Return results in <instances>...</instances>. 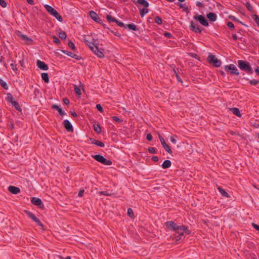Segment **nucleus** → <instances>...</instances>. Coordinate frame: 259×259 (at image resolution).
Listing matches in <instances>:
<instances>
[{"label":"nucleus","mask_w":259,"mask_h":259,"mask_svg":"<svg viewBox=\"0 0 259 259\" xmlns=\"http://www.w3.org/2000/svg\"><path fill=\"white\" fill-rule=\"evenodd\" d=\"M71 58L75 59L77 60H79L81 59V57L80 56H79L76 54H72Z\"/></svg>","instance_id":"052dcab7"},{"label":"nucleus","mask_w":259,"mask_h":259,"mask_svg":"<svg viewBox=\"0 0 259 259\" xmlns=\"http://www.w3.org/2000/svg\"><path fill=\"white\" fill-rule=\"evenodd\" d=\"M99 194L105 196H110L111 195L108 191H100L99 192Z\"/></svg>","instance_id":"4d7b16f0"},{"label":"nucleus","mask_w":259,"mask_h":259,"mask_svg":"<svg viewBox=\"0 0 259 259\" xmlns=\"http://www.w3.org/2000/svg\"><path fill=\"white\" fill-rule=\"evenodd\" d=\"M207 60L210 64H213L217 67H220L222 64L221 60L218 59L214 55L211 54L209 55Z\"/></svg>","instance_id":"423d86ee"},{"label":"nucleus","mask_w":259,"mask_h":259,"mask_svg":"<svg viewBox=\"0 0 259 259\" xmlns=\"http://www.w3.org/2000/svg\"><path fill=\"white\" fill-rule=\"evenodd\" d=\"M0 85L5 90H8L9 88L7 82L1 78H0Z\"/></svg>","instance_id":"2f4dec72"},{"label":"nucleus","mask_w":259,"mask_h":259,"mask_svg":"<svg viewBox=\"0 0 259 259\" xmlns=\"http://www.w3.org/2000/svg\"><path fill=\"white\" fill-rule=\"evenodd\" d=\"M227 25L231 29H233L234 28V25L233 23L231 22H227Z\"/></svg>","instance_id":"8fccbe9b"},{"label":"nucleus","mask_w":259,"mask_h":259,"mask_svg":"<svg viewBox=\"0 0 259 259\" xmlns=\"http://www.w3.org/2000/svg\"><path fill=\"white\" fill-rule=\"evenodd\" d=\"M127 213L130 218H133L134 217L133 210L131 208H128L127 209Z\"/></svg>","instance_id":"4c0bfd02"},{"label":"nucleus","mask_w":259,"mask_h":259,"mask_svg":"<svg viewBox=\"0 0 259 259\" xmlns=\"http://www.w3.org/2000/svg\"><path fill=\"white\" fill-rule=\"evenodd\" d=\"M90 140L93 144L96 145L100 147H104L105 146V144L101 141L96 140L93 138H90Z\"/></svg>","instance_id":"f3484780"},{"label":"nucleus","mask_w":259,"mask_h":259,"mask_svg":"<svg viewBox=\"0 0 259 259\" xmlns=\"http://www.w3.org/2000/svg\"><path fill=\"white\" fill-rule=\"evenodd\" d=\"M224 69L225 71H228L229 73L232 75H238L239 74V72L238 69L233 64H231L230 65L225 66Z\"/></svg>","instance_id":"39448f33"},{"label":"nucleus","mask_w":259,"mask_h":259,"mask_svg":"<svg viewBox=\"0 0 259 259\" xmlns=\"http://www.w3.org/2000/svg\"><path fill=\"white\" fill-rule=\"evenodd\" d=\"M90 16L91 18L93 20L96 21V22H97L98 23H100V24L102 23V20L99 17V16H98L97 13L96 12H95L94 11H90Z\"/></svg>","instance_id":"9b49d317"},{"label":"nucleus","mask_w":259,"mask_h":259,"mask_svg":"<svg viewBox=\"0 0 259 259\" xmlns=\"http://www.w3.org/2000/svg\"><path fill=\"white\" fill-rule=\"evenodd\" d=\"M155 22L158 25H161L162 23L161 18L159 16H156L154 18Z\"/></svg>","instance_id":"c9c22d12"},{"label":"nucleus","mask_w":259,"mask_h":259,"mask_svg":"<svg viewBox=\"0 0 259 259\" xmlns=\"http://www.w3.org/2000/svg\"><path fill=\"white\" fill-rule=\"evenodd\" d=\"M245 6L248 11H252L253 7L250 3H249L248 2L246 3Z\"/></svg>","instance_id":"a18cd8bd"},{"label":"nucleus","mask_w":259,"mask_h":259,"mask_svg":"<svg viewBox=\"0 0 259 259\" xmlns=\"http://www.w3.org/2000/svg\"><path fill=\"white\" fill-rule=\"evenodd\" d=\"M84 42H85V44L89 46V47L90 48L91 50L92 49H94V46H96V45H95L94 42H93L92 41H90L85 38L84 39Z\"/></svg>","instance_id":"bb28decb"},{"label":"nucleus","mask_w":259,"mask_h":259,"mask_svg":"<svg viewBox=\"0 0 259 259\" xmlns=\"http://www.w3.org/2000/svg\"><path fill=\"white\" fill-rule=\"evenodd\" d=\"M249 83L252 85H256L259 83V80L251 79L249 80Z\"/></svg>","instance_id":"c03bdc74"},{"label":"nucleus","mask_w":259,"mask_h":259,"mask_svg":"<svg viewBox=\"0 0 259 259\" xmlns=\"http://www.w3.org/2000/svg\"><path fill=\"white\" fill-rule=\"evenodd\" d=\"M91 51L94 53L95 55L97 56L100 58H103L104 57V55L103 52L99 50L98 47L96 45L94 46V49H92Z\"/></svg>","instance_id":"f8f14e48"},{"label":"nucleus","mask_w":259,"mask_h":259,"mask_svg":"<svg viewBox=\"0 0 259 259\" xmlns=\"http://www.w3.org/2000/svg\"><path fill=\"white\" fill-rule=\"evenodd\" d=\"M229 18L233 21L239 22L238 19L233 16H229Z\"/></svg>","instance_id":"69168bd1"},{"label":"nucleus","mask_w":259,"mask_h":259,"mask_svg":"<svg viewBox=\"0 0 259 259\" xmlns=\"http://www.w3.org/2000/svg\"><path fill=\"white\" fill-rule=\"evenodd\" d=\"M25 213L28 215V217L31 219L33 221L36 223V224L40 227L41 229L44 230V226L40 221L35 217V215L31 212L28 210H25Z\"/></svg>","instance_id":"20e7f679"},{"label":"nucleus","mask_w":259,"mask_h":259,"mask_svg":"<svg viewBox=\"0 0 259 259\" xmlns=\"http://www.w3.org/2000/svg\"><path fill=\"white\" fill-rule=\"evenodd\" d=\"M184 233H185V231H176L175 235L176 237V240L177 241H179L184 238Z\"/></svg>","instance_id":"4468645a"},{"label":"nucleus","mask_w":259,"mask_h":259,"mask_svg":"<svg viewBox=\"0 0 259 259\" xmlns=\"http://www.w3.org/2000/svg\"><path fill=\"white\" fill-rule=\"evenodd\" d=\"M7 99L8 101H9L11 104L12 102H14L15 100H14L13 97L12 96V95L10 93H8L7 94Z\"/></svg>","instance_id":"ea45409f"},{"label":"nucleus","mask_w":259,"mask_h":259,"mask_svg":"<svg viewBox=\"0 0 259 259\" xmlns=\"http://www.w3.org/2000/svg\"><path fill=\"white\" fill-rule=\"evenodd\" d=\"M12 104L15 107L16 110L19 111H21V108L18 102L14 101V102H12Z\"/></svg>","instance_id":"c85d7f7f"},{"label":"nucleus","mask_w":259,"mask_h":259,"mask_svg":"<svg viewBox=\"0 0 259 259\" xmlns=\"http://www.w3.org/2000/svg\"><path fill=\"white\" fill-rule=\"evenodd\" d=\"M53 41L54 43H56L57 44H60L61 42L60 40L59 39V38L55 35L53 36L52 37Z\"/></svg>","instance_id":"37998d69"},{"label":"nucleus","mask_w":259,"mask_h":259,"mask_svg":"<svg viewBox=\"0 0 259 259\" xmlns=\"http://www.w3.org/2000/svg\"><path fill=\"white\" fill-rule=\"evenodd\" d=\"M162 146L167 153L169 154L172 153V151L171 150L170 146L168 144H167L165 142L162 144Z\"/></svg>","instance_id":"393cba45"},{"label":"nucleus","mask_w":259,"mask_h":259,"mask_svg":"<svg viewBox=\"0 0 259 259\" xmlns=\"http://www.w3.org/2000/svg\"><path fill=\"white\" fill-rule=\"evenodd\" d=\"M92 157L96 161L101 163H102L105 158V157L99 154L93 155H92Z\"/></svg>","instance_id":"aec40b11"},{"label":"nucleus","mask_w":259,"mask_h":259,"mask_svg":"<svg viewBox=\"0 0 259 259\" xmlns=\"http://www.w3.org/2000/svg\"><path fill=\"white\" fill-rule=\"evenodd\" d=\"M60 51L63 53V54H65L67 55H68V56H70L71 57L72 55V53L70 52H69V51H66V50H60Z\"/></svg>","instance_id":"49530a36"},{"label":"nucleus","mask_w":259,"mask_h":259,"mask_svg":"<svg viewBox=\"0 0 259 259\" xmlns=\"http://www.w3.org/2000/svg\"><path fill=\"white\" fill-rule=\"evenodd\" d=\"M106 19L109 22H115V21H116V19L111 15H107L106 16Z\"/></svg>","instance_id":"72a5a7b5"},{"label":"nucleus","mask_w":259,"mask_h":259,"mask_svg":"<svg viewBox=\"0 0 259 259\" xmlns=\"http://www.w3.org/2000/svg\"><path fill=\"white\" fill-rule=\"evenodd\" d=\"M44 7L48 11V12L51 15L53 16L55 18H56L59 21L62 22L63 19L62 17L60 15V14L58 13V12L54 9L52 7L49 5H45Z\"/></svg>","instance_id":"7ed1b4c3"},{"label":"nucleus","mask_w":259,"mask_h":259,"mask_svg":"<svg viewBox=\"0 0 259 259\" xmlns=\"http://www.w3.org/2000/svg\"><path fill=\"white\" fill-rule=\"evenodd\" d=\"M207 18L212 22H214L217 20V15L215 13L210 12L206 15Z\"/></svg>","instance_id":"412c9836"},{"label":"nucleus","mask_w":259,"mask_h":259,"mask_svg":"<svg viewBox=\"0 0 259 259\" xmlns=\"http://www.w3.org/2000/svg\"><path fill=\"white\" fill-rule=\"evenodd\" d=\"M137 7L139 5L143 6L145 8H148L149 6V3L146 0H137L136 3H135Z\"/></svg>","instance_id":"dca6fc26"},{"label":"nucleus","mask_w":259,"mask_h":259,"mask_svg":"<svg viewBox=\"0 0 259 259\" xmlns=\"http://www.w3.org/2000/svg\"><path fill=\"white\" fill-rule=\"evenodd\" d=\"M125 27L136 31H138L140 30L139 28L133 23L126 24Z\"/></svg>","instance_id":"4be33fe9"},{"label":"nucleus","mask_w":259,"mask_h":259,"mask_svg":"<svg viewBox=\"0 0 259 259\" xmlns=\"http://www.w3.org/2000/svg\"><path fill=\"white\" fill-rule=\"evenodd\" d=\"M0 5L3 8H6L7 7V3L4 0H0Z\"/></svg>","instance_id":"6e6d98bb"},{"label":"nucleus","mask_w":259,"mask_h":259,"mask_svg":"<svg viewBox=\"0 0 259 259\" xmlns=\"http://www.w3.org/2000/svg\"><path fill=\"white\" fill-rule=\"evenodd\" d=\"M230 111L236 116L240 117L241 116V114L240 113V110L238 108L234 107L231 108L229 109Z\"/></svg>","instance_id":"6ab92c4d"},{"label":"nucleus","mask_w":259,"mask_h":259,"mask_svg":"<svg viewBox=\"0 0 259 259\" xmlns=\"http://www.w3.org/2000/svg\"><path fill=\"white\" fill-rule=\"evenodd\" d=\"M252 18L255 23L259 26V17L257 15L254 14L252 15Z\"/></svg>","instance_id":"58836bf2"},{"label":"nucleus","mask_w":259,"mask_h":259,"mask_svg":"<svg viewBox=\"0 0 259 259\" xmlns=\"http://www.w3.org/2000/svg\"><path fill=\"white\" fill-rule=\"evenodd\" d=\"M68 46L73 50H74L75 49V46L74 44L71 41L68 42Z\"/></svg>","instance_id":"09e8293b"},{"label":"nucleus","mask_w":259,"mask_h":259,"mask_svg":"<svg viewBox=\"0 0 259 259\" xmlns=\"http://www.w3.org/2000/svg\"><path fill=\"white\" fill-rule=\"evenodd\" d=\"M252 226L255 230H257L259 232V226L258 225L253 223H252Z\"/></svg>","instance_id":"338daca9"},{"label":"nucleus","mask_w":259,"mask_h":259,"mask_svg":"<svg viewBox=\"0 0 259 259\" xmlns=\"http://www.w3.org/2000/svg\"><path fill=\"white\" fill-rule=\"evenodd\" d=\"M166 227L170 230L176 231H185V234H190V231L188 230V227L184 225L179 226L174 221H167L165 223Z\"/></svg>","instance_id":"f257e3e1"},{"label":"nucleus","mask_w":259,"mask_h":259,"mask_svg":"<svg viewBox=\"0 0 259 259\" xmlns=\"http://www.w3.org/2000/svg\"><path fill=\"white\" fill-rule=\"evenodd\" d=\"M94 130L98 134H100L101 132V127L99 124H94Z\"/></svg>","instance_id":"7c9ffc66"},{"label":"nucleus","mask_w":259,"mask_h":259,"mask_svg":"<svg viewBox=\"0 0 259 259\" xmlns=\"http://www.w3.org/2000/svg\"><path fill=\"white\" fill-rule=\"evenodd\" d=\"M63 125L65 127V128L66 130V131L68 132H73V126L70 123V122L67 120L65 119L63 121Z\"/></svg>","instance_id":"9d476101"},{"label":"nucleus","mask_w":259,"mask_h":259,"mask_svg":"<svg viewBox=\"0 0 259 259\" xmlns=\"http://www.w3.org/2000/svg\"><path fill=\"white\" fill-rule=\"evenodd\" d=\"M58 36L62 39H66L67 37L66 32L65 31H62L61 30H60V31L59 32Z\"/></svg>","instance_id":"c756f323"},{"label":"nucleus","mask_w":259,"mask_h":259,"mask_svg":"<svg viewBox=\"0 0 259 259\" xmlns=\"http://www.w3.org/2000/svg\"><path fill=\"white\" fill-rule=\"evenodd\" d=\"M4 59H5V58H4V57L3 56H1L0 57V63H2V64H3V65L4 66L6 67V66H7V64H6V63L5 62V61H4Z\"/></svg>","instance_id":"5fc2aeb1"},{"label":"nucleus","mask_w":259,"mask_h":259,"mask_svg":"<svg viewBox=\"0 0 259 259\" xmlns=\"http://www.w3.org/2000/svg\"><path fill=\"white\" fill-rule=\"evenodd\" d=\"M96 108L100 112L102 113L103 112V108L100 104H97L96 105Z\"/></svg>","instance_id":"603ef678"},{"label":"nucleus","mask_w":259,"mask_h":259,"mask_svg":"<svg viewBox=\"0 0 259 259\" xmlns=\"http://www.w3.org/2000/svg\"><path fill=\"white\" fill-rule=\"evenodd\" d=\"M175 73L176 74V78H177L178 81H179V82H181L182 84H183V82L181 78L180 77V76L178 75V74L175 71Z\"/></svg>","instance_id":"864d4df0"},{"label":"nucleus","mask_w":259,"mask_h":259,"mask_svg":"<svg viewBox=\"0 0 259 259\" xmlns=\"http://www.w3.org/2000/svg\"><path fill=\"white\" fill-rule=\"evenodd\" d=\"M148 152L151 154L156 153V149L154 147H150L148 149Z\"/></svg>","instance_id":"de8ad7c7"},{"label":"nucleus","mask_w":259,"mask_h":259,"mask_svg":"<svg viewBox=\"0 0 259 259\" xmlns=\"http://www.w3.org/2000/svg\"><path fill=\"white\" fill-rule=\"evenodd\" d=\"M171 165V162L170 160H165L164 161V162H163V163L162 164V167L163 169H166V168L170 167Z\"/></svg>","instance_id":"b1692460"},{"label":"nucleus","mask_w":259,"mask_h":259,"mask_svg":"<svg viewBox=\"0 0 259 259\" xmlns=\"http://www.w3.org/2000/svg\"><path fill=\"white\" fill-rule=\"evenodd\" d=\"M31 202L36 206H38L39 207L41 208L44 206V204L41 201V200L37 197H32L31 198Z\"/></svg>","instance_id":"1a4fd4ad"},{"label":"nucleus","mask_w":259,"mask_h":259,"mask_svg":"<svg viewBox=\"0 0 259 259\" xmlns=\"http://www.w3.org/2000/svg\"><path fill=\"white\" fill-rule=\"evenodd\" d=\"M10 66L12 68V69L14 70V71H17V65L16 64H14V63H11L10 64Z\"/></svg>","instance_id":"bf43d9fd"},{"label":"nucleus","mask_w":259,"mask_h":259,"mask_svg":"<svg viewBox=\"0 0 259 259\" xmlns=\"http://www.w3.org/2000/svg\"><path fill=\"white\" fill-rule=\"evenodd\" d=\"M41 76L42 79L44 80L45 82L48 83L49 82V77L48 73H42Z\"/></svg>","instance_id":"a878e982"},{"label":"nucleus","mask_w":259,"mask_h":259,"mask_svg":"<svg viewBox=\"0 0 259 259\" xmlns=\"http://www.w3.org/2000/svg\"><path fill=\"white\" fill-rule=\"evenodd\" d=\"M152 136L151 134H148L147 135V136H146V139L148 141H151L152 140Z\"/></svg>","instance_id":"e2e57ef3"},{"label":"nucleus","mask_w":259,"mask_h":259,"mask_svg":"<svg viewBox=\"0 0 259 259\" xmlns=\"http://www.w3.org/2000/svg\"><path fill=\"white\" fill-rule=\"evenodd\" d=\"M115 23H116L117 24V25L118 26H119V27H125V25H124V24L123 22L119 21L117 20H116V21H115Z\"/></svg>","instance_id":"3c124183"},{"label":"nucleus","mask_w":259,"mask_h":259,"mask_svg":"<svg viewBox=\"0 0 259 259\" xmlns=\"http://www.w3.org/2000/svg\"><path fill=\"white\" fill-rule=\"evenodd\" d=\"M140 14L142 17H143L147 13H148L149 10L147 9V8H144L143 9H139Z\"/></svg>","instance_id":"cd10ccee"},{"label":"nucleus","mask_w":259,"mask_h":259,"mask_svg":"<svg viewBox=\"0 0 259 259\" xmlns=\"http://www.w3.org/2000/svg\"><path fill=\"white\" fill-rule=\"evenodd\" d=\"M63 102L64 104L65 105H68L69 104V101L68 99L66 98L63 99Z\"/></svg>","instance_id":"774afa93"},{"label":"nucleus","mask_w":259,"mask_h":259,"mask_svg":"<svg viewBox=\"0 0 259 259\" xmlns=\"http://www.w3.org/2000/svg\"><path fill=\"white\" fill-rule=\"evenodd\" d=\"M36 65L40 69L42 70H48L49 69L48 66L44 62L39 60H37Z\"/></svg>","instance_id":"ddd939ff"},{"label":"nucleus","mask_w":259,"mask_h":259,"mask_svg":"<svg viewBox=\"0 0 259 259\" xmlns=\"http://www.w3.org/2000/svg\"><path fill=\"white\" fill-rule=\"evenodd\" d=\"M237 63L238 67L241 70L245 71L250 74L253 73V70L249 62L244 60H239L237 61Z\"/></svg>","instance_id":"f03ea898"},{"label":"nucleus","mask_w":259,"mask_h":259,"mask_svg":"<svg viewBox=\"0 0 259 259\" xmlns=\"http://www.w3.org/2000/svg\"><path fill=\"white\" fill-rule=\"evenodd\" d=\"M74 90L77 96H80L81 95V91L79 87H77L76 85H74Z\"/></svg>","instance_id":"473e14b6"},{"label":"nucleus","mask_w":259,"mask_h":259,"mask_svg":"<svg viewBox=\"0 0 259 259\" xmlns=\"http://www.w3.org/2000/svg\"><path fill=\"white\" fill-rule=\"evenodd\" d=\"M8 190L13 194H17L20 192V189L18 187L13 186H10Z\"/></svg>","instance_id":"2eb2a0df"},{"label":"nucleus","mask_w":259,"mask_h":259,"mask_svg":"<svg viewBox=\"0 0 259 259\" xmlns=\"http://www.w3.org/2000/svg\"><path fill=\"white\" fill-rule=\"evenodd\" d=\"M158 137H159V140L160 141L161 144L162 145L165 141L164 138L160 134H159Z\"/></svg>","instance_id":"0e129e2a"},{"label":"nucleus","mask_w":259,"mask_h":259,"mask_svg":"<svg viewBox=\"0 0 259 259\" xmlns=\"http://www.w3.org/2000/svg\"><path fill=\"white\" fill-rule=\"evenodd\" d=\"M164 35L166 37H168V38H170L172 37V34L169 33V32H165L164 33Z\"/></svg>","instance_id":"680f3d73"},{"label":"nucleus","mask_w":259,"mask_h":259,"mask_svg":"<svg viewBox=\"0 0 259 259\" xmlns=\"http://www.w3.org/2000/svg\"><path fill=\"white\" fill-rule=\"evenodd\" d=\"M218 189L222 196L226 197L227 198H229L230 197L229 194L221 187H218Z\"/></svg>","instance_id":"5701e85b"},{"label":"nucleus","mask_w":259,"mask_h":259,"mask_svg":"<svg viewBox=\"0 0 259 259\" xmlns=\"http://www.w3.org/2000/svg\"><path fill=\"white\" fill-rule=\"evenodd\" d=\"M193 18L194 19L198 21L202 25L204 26H208L209 25L207 20L202 15H197L194 16Z\"/></svg>","instance_id":"0eeeda50"},{"label":"nucleus","mask_w":259,"mask_h":259,"mask_svg":"<svg viewBox=\"0 0 259 259\" xmlns=\"http://www.w3.org/2000/svg\"><path fill=\"white\" fill-rule=\"evenodd\" d=\"M19 36L24 40L32 41V39L28 37L26 35L21 34Z\"/></svg>","instance_id":"f704fd0d"},{"label":"nucleus","mask_w":259,"mask_h":259,"mask_svg":"<svg viewBox=\"0 0 259 259\" xmlns=\"http://www.w3.org/2000/svg\"><path fill=\"white\" fill-rule=\"evenodd\" d=\"M178 138L177 136L176 135H174L172 136H171L170 138V140L171 141V142H172V143L174 144H176L177 143V138Z\"/></svg>","instance_id":"a19ab883"},{"label":"nucleus","mask_w":259,"mask_h":259,"mask_svg":"<svg viewBox=\"0 0 259 259\" xmlns=\"http://www.w3.org/2000/svg\"><path fill=\"white\" fill-rule=\"evenodd\" d=\"M189 28L195 33H201L202 31V29H200L199 26L197 24H195L193 21L191 22Z\"/></svg>","instance_id":"6e6552de"},{"label":"nucleus","mask_w":259,"mask_h":259,"mask_svg":"<svg viewBox=\"0 0 259 259\" xmlns=\"http://www.w3.org/2000/svg\"><path fill=\"white\" fill-rule=\"evenodd\" d=\"M177 5L179 6V7L180 8H183L184 11L188 12V7H184L183 5L180 3H178Z\"/></svg>","instance_id":"79ce46f5"},{"label":"nucleus","mask_w":259,"mask_h":259,"mask_svg":"<svg viewBox=\"0 0 259 259\" xmlns=\"http://www.w3.org/2000/svg\"><path fill=\"white\" fill-rule=\"evenodd\" d=\"M102 164L105 165H111L112 162L110 160H107L105 158Z\"/></svg>","instance_id":"e433bc0d"},{"label":"nucleus","mask_w":259,"mask_h":259,"mask_svg":"<svg viewBox=\"0 0 259 259\" xmlns=\"http://www.w3.org/2000/svg\"><path fill=\"white\" fill-rule=\"evenodd\" d=\"M112 119L115 121H116V122H120L122 121L121 119H120L119 118H118V117L117 116H112Z\"/></svg>","instance_id":"13d9d810"},{"label":"nucleus","mask_w":259,"mask_h":259,"mask_svg":"<svg viewBox=\"0 0 259 259\" xmlns=\"http://www.w3.org/2000/svg\"><path fill=\"white\" fill-rule=\"evenodd\" d=\"M52 108L55 110H56L58 111L59 114L63 116L65 114V113L63 111V110L60 108V107L56 104H54L52 106Z\"/></svg>","instance_id":"a211bd4d"}]
</instances>
